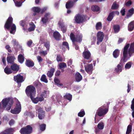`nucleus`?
<instances>
[{
  "mask_svg": "<svg viewBox=\"0 0 134 134\" xmlns=\"http://www.w3.org/2000/svg\"><path fill=\"white\" fill-rule=\"evenodd\" d=\"M32 41L31 40H30L27 41V45L29 47H31V46L32 43Z\"/></svg>",
  "mask_w": 134,
  "mask_h": 134,
  "instance_id": "58",
  "label": "nucleus"
},
{
  "mask_svg": "<svg viewBox=\"0 0 134 134\" xmlns=\"http://www.w3.org/2000/svg\"><path fill=\"white\" fill-rule=\"evenodd\" d=\"M122 71V67L120 64H118L117 67L115 69L114 71L116 73H119Z\"/></svg>",
  "mask_w": 134,
  "mask_h": 134,
  "instance_id": "35",
  "label": "nucleus"
},
{
  "mask_svg": "<svg viewBox=\"0 0 134 134\" xmlns=\"http://www.w3.org/2000/svg\"><path fill=\"white\" fill-rule=\"evenodd\" d=\"M86 71L89 74H91L93 70V66L92 64L88 65L87 66H85Z\"/></svg>",
  "mask_w": 134,
  "mask_h": 134,
  "instance_id": "18",
  "label": "nucleus"
},
{
  "mask_svg": "<svg viewBox=\"0 0 134 134\" xmlns=\"http://www.w3.org/2000/svg\"><path fill=\"white\" fill-rule=\"evenodd\" d=\"M84 15L82 14L79 13L75 15L74 17L75 22L77 23H80L83 22Z\"/></svg>",
  "mask_w": 134,
  "mask_h": 134,
  "instance_id": "11",
  "label": "nucleus"
},
{
  "mask_svg": "<svg viewBox=\"0 0 134 134\" xmlns=\"http://www.w3.org/2000/svg\"><path fill=\"white\" fill-rule=\"evenodd\" d=\"M74 4V2L72 1L68 2L66 4V8H69L72 7Z\"/></svg>",
  "mask_w": 134,
  "mask_h": 134,
  "instance_id": "38",
  "label": "nucleus"
},
{
  "mask_svg": "<svg viewBox=\"0 0 134 134\" xmlns=\"http://www.w3.org/2000/svg\"><path fill=\"white\" fill-rule=\"evenodd\" d=\"M14 131V130L13 129L10 128L5 130L3 132H2L1 134H12L11 132Z\"/></svg>",
  "mask_w": 134,
  "mask_h": 134,
  "instance_id": "27",
  "label": "nucleus"
},
{
  "mask_svg": "<svg viewBox=\"0 0 134 134\" xmlns=\"http://www.w3.org/2000/svg\"><path fill=\"white\" fill-rule=\"evenodd\" d=\"M16 6L20 7L22 3L25 0H13Z\"/></svg>",
  "mask_w": 134,
  "mask_h": 134,
  "instance_id": "23",
  "label": "nucleus"
},
{
  "mask_svg": "<svg viewBox=\"0 0 134 134\" xmlns=\"http://www.w3.org/2000/svg\"><path fill=\"white\" fill-rule=\"evenodd\" d=\"M128 28L129 31H131L134 29V20L131 22L129 24Z\"/></svg>",
  "mask_w": 134,
  "mask_h": 134,
  "instance_id": "26",
  "label": "nucleus"
},
{
  "mask_svg": "<svg viewBox=\"0 0 134 134\" xmlns=\"http://www.w3.org/2000/svg\"><path fill=\"white\" fill-rule=\"evenodd\" d=\"M35 28V26L34 25L33 26L30 27L28 29V30L29 31H31L34 30Z\"/></svg>",
  "mask_w": 134,
  "mask_h": 134,
  "instance_id": "60",
  "label": "nucleus"
},
{
  "mask_svg": "<svg viewBox=\"0 0 134 134\" xmlns=\"http://www.w3.org/2000/svg\"><path fill=\"white\" fill-rule=\"evenodd\" d=\"M12 42L13 43L14 47L15 48L16 50L17 49L18 47L20 48L21 49H22V47L19 44L18 41L15 39H13L12 41Z\"/></svg>",
  "mask_w": 134,
  "mask_h": 134,
  "instance_id": "19",
  "label": "nucleus"
},
{
  "mask_svg": "<svg viewBox=\"0 0 134 134\" xmlns=\"http://www.w3.org/2000/svg\"><path fill=\"white\" fill-rule=\"evenodd\" d=\"M25 64L27 66L29 67H32L34 65V63L29 59L26 60Z\"/></svg>",
  "mask_w": 134,
  "mask_h": 134,
  "instance_id": "28",
  "label": "nucleus"
},
{
  "mask_svg": "<svg viewBox=\"0 0 134 134\" xmlns=\"http://www.w3.org/2000/svg\"><path fill=\"white\" fill-rule=\"evenodd\" d=\"M35 109L38 112V117L40 120L43 119L45 116V111H43L42 109L38 106H36L35 107Z\"/></svg>",
  "mask_w": 134,
  "mask_h": 134,
  "instance_id": "9",
  "label": "nucleus"
},
{
  "mask_svg": "<svg viewBox=\"0 0 134 134\" xmlns=\"http://www.w3.org/2000/svg\"><path fill=\"white\" fill-rule=\"evenodd\" d=\"M119 6V5L118 4L116 3V2H114L112 5L111 9L113 10L116 9L118 8Z\"/></svg>",
  "mask_w": 134,
  "mask_h": 134,
  "instance_id": "42",
  "label": "nucleus"
},
{
  "mask_svg": "<svg viewBox=\"0 0 134 134\" xmlns=\"http://www.w3.org/2000/svg\"><path fill=\"white\" fill-rule=\"evenodd\" d=\"M132 126L131 125H129L127 127V130L126 132V134H129L132 131Z\"/></svg>",
  "mask_w": 134,
  "mask_h": 134,
  "instance_id": "45",
  "label": "nucleus"
},
{
  "mask_svg": "<svg viewBox=\"0 0 134 134\" xmlns=\"http://www.w3.org/2000/svg\"><path fill=\"white\" fill-rule=\"evenodd\" d=\"M91 9L93 12H98L100 10L99 7L97 5H94L92 6Z\"/></svg>",
  "mask_w": 134,
  "mask_h": 134,
  "instance_id": "34",
  "label": "nucleus"
},
{
  "mask_svg": "<svg viewBox=\"0 0 134 134\" xmlns=\"http://www.w3.org/2000/svg\"><path fill=\"white\" fill-rule=\"evenodd\" d=\"M104 36V34L103 32L99 31L97 33V43L98 45L100 42H102Z\"/></svg>",
  "mask_w": 134,
  "mask_h": 134,
  "instance_id": "12",
  "label": "nucleus"
},
{
  "mask_svg": "<svg viewBox=\"0 0 134 134\" xmlns=\"http://www.w3.org/2000/svg\"><path fill=\"white\" fill-rule=\"evenodd\" d=\"M13 18L11 16L9 17L5 25L4 28L6 30V29H9L10 28V33L14 34L16 31V27L15 24H13Z\"/></svg>",
  "mask_w": 134,
  "mask_h": 134,
  "instance_id": "1",
  "label": "nucleus"
},
{
  "mask_svg": "<svg viewBox=\"0 0 134 134\" xmlns=\"http://www.w3.org/2000/svg\"><path fill=\"white\" fill-rule=\"evenodd\" d=\"M15 58L14 56H9L7 57V60L8 63L13 64Z\"/></svg>",
  "mask_w": 134,
  "mask_h": 134,
  "instance_id": "25",
  "label": "nucleus"
},
{
  "mask_svg": "<svg viewBox=\"0 0 134 134\" xmlns=\"http://www.w3.org/2000/svg\"><path fill=\"white\" fill-rule=\"evenodd\" d=\"M131 109L132 110H134V98L131 102Z\"/></svg>",
  "mask_w": 134,
  "mask_h": 134,
  "instance_id": "57",
  "label": "nucleus"
},
{
  "mask_svg": "<svg viewBox=\"0 0 134 134\" xmlns=\"http://www.w3.org/2000/svg\"><path fill=\"white\" fill-rule=\"evenodd\" d=\"M14 81L18 83L22 82L24 80V79L23 78V76L20 74L14 76Z\"/></svg>",
  "mask_w": 134,
  "mask_h": 134,
  "instance_id": "14",
  "label": "nucleus"
},
{
  "mask_svg": "<svg viewBox=\"0 0 134 134\" xmlns=\"http://www.w3.org/2000/svg\"><path fill=\"white\" fill-rule=\"evenodd\" d=\"M55 69L54 68H51L50 70L48 71L47 73V76L49 78H51L53 75Z\"/></svg>",
  "mask_w": 134,
  "mask_h": 134,
  "instance_id": "20",
  "label": "nucleus"
},
{
  "mask_svg": "<svg viewBox=\"0 0 134 134\" xmlns=\"http://www.w3.org/2000/svg\"><path fill=\"white\" fill-rule=\"evenodd\" d=\"M32 10L34 12L38 13L41 10V9L38 7H34L32 8Z\"/></svg>",
  "mask_w": 134,
  "mask_h": 134,
  "instance_id": "44",
  "label": "nucleus"
},
{
  "mask_svg": "<svg viewBox=\"0 0 134 134\" xmlns=\"http://www.w3.org/2000/svg\"><path fill=\"white\" fill-rule=\"evenodd\" d=\"M32 129V127L28 125L25 127L22 128L20 130V132L21 134H29L31 132Z\"/></svg>",
  "mask_w": 134,
  "mask_h": 134,
  "instance_id": "10",
  "label": "nucleus"
},
{
  "mask_svg": "<svg viewBox=\"0 0 134 134\" xmlns=\"http://www.w3.org/2000/svg\"><path fill=\"white\" fill-rule=\"evenodd\" d=\"M40 79L41 81L46 83H47L48 82V81L46 78V76L44 74L42 75Z\"/></svg>",
  "mask_w": 134,
  "mask_h": 134,
  "instance_id": "40",
  "label": "nucleus"
},
{
  "mask_svg": "<svg viewBox=\"0 0 134 134\" xmlns=\"http://www.w3.org/2000/svg\"><path fill=\"white\" fill-rule=\"evenodd\" d=\"M102 24L101 22L97 23L96 25V29L97 30H100L102 28Z\"/></svg>",
  "mask_w": 134,
  "mask_h": 134,
  "instance_id": "41",
  "label": "nucleus"
},
{
  "mask_svg": "<svg viewBox=\"0 0 134 134\" xmlns=\"http://www.w3.org/2000/svg\"><path fill=\"white\" fill-rule=\"evenodd\" d=\"M72 60L70 59L68 60L67 62V63L68 66H70L71 68H73V65H72V66H71L72 64Z\"/></svg>",
  "mask_w": 134,
  "mask_h": 134,
  "instance_id": "52",
  "label": "nucleus"
},
{
  "mask_svg": "<svg viewBox=\"0 0 134 134\" xmlns=\"http://www.w3.org/2000/svg\"><path fill=\"white\" fill-rule=\"evenodd\" d=\"M12 70L16 72L18 71L19 69V66L16 64H12L10 66Z\"/></svg>",
  "mask_w": 134,
  "mask_h": 134,
  "instance_id": "24",
  "label": "nucleus"
},
{
  "mask_svg": "<svg viewBox=\"0 0 134 134\" xmlns=\"http://www.w3.org/2000/svg\"><path fill=\"white\" fill-rule=\"evenodd\" d=\"M34 96H31L30 97V98L32 102L34 103H37L38 101L37 97L36 98H34Z\"/></svg>",
  "mask_w": 134,
  "mask_h": 134,
  "instance_id": "43",
  "label": "nucleus"
},
{
  "mask_svg": "<svg viewBox=\"0 0 134 134\" xmlns=\"http://www.w3.org/2000/svg\"><path fill=\"white\" fill-rule=\"evenodd\" d=\"M20 25L23 27V29L24 30H25V26H26L25 21L24 20H21L20 21Z\"/></svg>",
  "mask_w": 134,
  "mask_h": 134,
  "instance_id": "48",
  "label": "nucleus"
},
{
  "mask_svg": "<svg viewBox=\"0 0 134 134\" xmlns=\"http://www.w3.org/2000/svg\"><path fill=\"white\" fill-rule=\"evenodd\" d=\"M120 51L117 49H115L113 52V55L114 57L115 58H117L119 54Z\"/></svg>",
  "mask_w": 134,
  "mask_h": 134,
  "instance_id": "36",
  "label": "nucleus"
},
{
  "mask_svg": "<svg viewBox=\"0 0 134 134\" xmlns=\"http://www.w3.org/2000/svg\"><path fill=\"white\" fill-rule=\"evenodd\" d=\"M113 28L114 32L116 33L118 32L120 29L119 25L118 24L114 25Z\"/></svg>",
  "mask_w": 134,
  "mask_h": 134,
  "instance_id": "39",
  "label": "nucleus"
},
{
  "mask_svg": "<svg viewBox=\"0 0 134 134\" xmlns=\"http://www.w3.org/2000/svg\"><path fill=\"white\" fill-rule=\"evenodd\" d=\"M59 68L60 69L64 68H66L67 66L66 64L64 62H62L60 63L59 64Z\"/></svg>",
  "mask_w": 134,
  "mask_h": 134,
  "instance_id": "46",
  "label": "nucleus"
},
{
  "mask_svg": "<svg viewBox=\"0 0 134 134\" xmlns=\"http://www.w3.org/2000/svg\"><path fill=\"white\" fill-rule=\"evenodd\" d=\"M64 97L65 99H68L69 101H71L72 100V95L70 93H67L64 96Z\"/></svg>",
  "mask_w": 134,
  "mask_h": 134,
  "instance_id": "37",
  "label": "nucleus"
},
{
  "mask_svg": "<svg viewBox=\"0 0 134 134\" xmlns=\"http://www.w3.org/2000/svg\"><path fill=\"white\" fill-rule=\"evenodd\" d=\"M44 46L46 47L47 50H49V49L50 44L48 42L45 43Z\"/></svg>",
  "mask_w": 134,
  "mask_h": 134,
  "instance_id": "55",
  "label": "nucleus"
},
{
  "mask_svg": "<svg viewBox=\"0 0 134 134\" xmlns=\"http://www.w3.org/2000/svg\"><path fill=\"white\" fill-rule=\"evenodd\" d=\"M37 59L38 62L40 63L43 60V59L40 56H38L37 57Z\"/></svg>",
  "mask_w": 134,
  "mask_h": 134,
  "instance_id": "62",
  "label": "nucleus"
},
{
  "mask_svg": "<svg viewBox=\"0 0 134 134\" xmlns=\"http://www.w3.org/2000/svg\"><path fill=\"white\" fill-rule=\"evenodd\" d=\"M132 65V63L131 62H128L125 65V68L126 69H130Z\"/></svg>",
  "mask_w": 134,
  "mask_h": 134,
  "instance_id": "49",
  "label": "nucleus"
},
{
  "mask_svg": "<svg viewBox=\"0 0 134 134\" xmlns=\"http://www.w3.org/2000/svg\"><path fill=\"white\" fill-rule=\"evenodd\" d=\"M56 60L58 62H61L63 60V59L61 56L59 54H57V55Z\"/></svg>",
  "mask_w": 134,
  "mask_h": 134,
  "instance_id": "51",
  "label": "nucleus"
},
{
  "mask_svg": "<svg viewBox=\"0 0 134 134\" xmlns=\"http://www.w3.org/2000/svg\"><path fill=\"white\" fill-rule=\"evenodd\" d=\"M24 54H20L18 57V59L19 62L20 63L22 64L24 61Z\"/></svg>",
  "mask_w": 134,
  "mask_h": 134,
  "instance_id": "30",
  "label": "nucleus"
},
{
  "mask_svg": "<svg viewBox=\"0 0 134 134\" xmlns=\"http://www.w3.org/2000/svg\"><path fill=\"white\" fill-rule=\"evenodd\" d=\"M132 2L131 0H129L126 3H125V5L126 6H128L131 5L132 4Z\"/></svg>",
  "mask_w": 134,
  "mask_h": 134,
  "instance_id": "64",
  "label": "nucleus"
},
{
  "mask_svg": "<svg viewBox=\"0 0 134 134\" xmlns=\"http://www.w3.org/2000/svg\"><path fill=\"white\" fill-rule=\"evenodd\" d=\"M51 15L49 13L45 14L44 16L41 18V20L43 24H46L47 22L48 19H51L50 18Z\"/></svg>",
  "mask_w": 134,
  "mask_h": 134,
  "instance_id": "13",
  "label": "nucleus"
},
{
  "mask_svg": "<svg viewBox=\"0 0 134 134\" xmlns=\"http://www.w3.org/2000/svg\"><path fill=\"white\" fill-rule=\"evenodd\" d=\"M2 103L3 107L4 108H5L7 105L8 104V106L6 108V110L8 111L10 109L13 103V101L12 98H6L2 100Z\"/></svg>",
  "mask_w": 134,
  "mask_h": 134,
  "instance_id": "2",
  "label": "nucleus"
},
{
  "mask_svg": "<svg viewBox=\"0 0 134 134\" xmlns=\"http://www.w3.org/2000/svg\"><path fill=\"white\" fill-rule=\"evenodd\" d=\"M114 16V12H112L109 13L107 18V20L109 21H111Z\"/></svg>",
  "mask_w": 134,
  "mask_h": 134,
  "instance_id": "29",
  "label": "nucleus"
},
{
  "mask_svg": "<svg viewBox=\"0 0 134 134\" xmlns=\"http://www.w3.org/2000/svg\"><path fill=\"white\" fill-rule=\"evenodd\" d=\"M70 38L73 44H76V42H81L82 40V36L81 34L77 35L75 37L72 33L70 34Z\"/></svg>",
  "mask_w": 134,
  "mask_h": 134,
  "instance_id": "5",
  "label": "nucleus"
},
{
  "mask_svg": "<svg viewBox=\"0 0 134 134\" xmlns=\"http://www.w3.org/2000/svg\"><path fill=\"white\" fill-rule=\"evenodd\" d=\"M62 46H64L65 48H67L68 50L69 49V47L68 43L67 42H64L62 43Z\"/></svg>",
  "mask_w": 134,
  "mask_h": 134,
  "instance_id": "50",
  "label": "nucleus"
},
{
  "mask_svg": "<svg viewBox=\"0 0 134 134\" xmlns=\"http://www.w3.org/2000/svg\"><path fill=\"white\" fill-rule=\"evenodd\" d=\"M104 125L103 122L99 123L97 125L98 128L100 130H102L104 127Z\"/></svg>",
  "mask_w": 134,
  "mask_h": 134,
  "instance_id": "47",
  "label": "nucleus"
},
{
  "mask_svg": "<svg viewBox=\"0 0 134 134\" xmlns=\"http://www.w3.org/2000/svg\"><path fill=\"white\" fill-rule=\"evenodd\" d=\"M33 84L36 87L37 92L38 94L41 93V92L42 87L41 84L39 82L37 81H35L34 82Z\"/></svg>",
  "mask_w": 134,
  "mask_h": 134,
  "instance_id": "15",
  "label": "nucleus"
},
{
  "mask_svg": "<svg viewBox=\"0 0 134 134\" xmlns=\"http://www.w3.org/2000/svg\"><path fill=\"white\" fill-rule=\"evenodd\" d=\"M53 36L56 40H59L60 35L58 32L56 31L53 32Z\"/></svg>",
  "mask_w": 134,
  "mask_h": 134,
  "instance_id": "31",
  "label": "nucleus"
},
{
  "mask_svg": "<svg viewBox=\"0 0 134 134\" xmlns=\"http://www.w3.org/2000/svg\"><path fill=\"white\" fill-rule=\"evenodd\" d=\"M4 71L5 73L7 74H11L12 72L11 69L8 66H7L4 69Z\"/></svg>",
  "mask_w": 134,
  "mask_h": 134,
  "instance_id": "32",
  "label": "nucleus"
},
{
  "mask_svg": "<svg viewBox=\"0 0 134 134\" xmlns=\"http://www.w3.org/2000/svg\"><path fill=\"white\" fill-rule=\"evenodd\" d=\"M125 9H122L120 12V13L122 16H124L125 15Z\"/></svg>",
  "mask_w": 134,
  "mask_h": 134,
  "instance_id": "61",
  "label": "nucleus"
},
{
  "mask_svg": "<svg viewBox=\"0 0 134 134\" xmlns=\"http://www.w3.org/2000/svg\"><path fill=\"white\" fill-rule=\"evenodd\" d=\"M46 125L45 124H42L40 125V130L42 131H43L45 130L46 129Z\"/></svg>",
  "mask_w": 134,
  "mask_h": 134,
  "instance_id": "53",
  "label": "nucleus"
},
{
  "mask_svg": "<svg viewBox=\"0 0 134 134\" xmlns=\"http://www.w3.org/2000/svg\"><path fill=\"white\" fill-rule=\"evenodd\" d=\"M79 116L82 117L84 116V111L82 110L78 114Z\"/></svg>",
  "mask_w": 134,
  "mask_h": 134,
  "instance_id": "59",
  "label": "nucleus"
},
{
  "mask_svg": "<svg viewBox=\"0 0 134 134\" xmlns=\"http://www.w3.org/2000/svg\"><path fill=\"white\" fill-rule=\"evenodd\" d=\"M21 109V105L20 102L17 100L16 103V107L13 109L10 110V112L13 114H18L20 113Z\"/></svg>",
  "mask_w": 134,
  "mask_h": 134,
  "instance_id": "7",
  "label": "nucleus"
},
{
  "mask_svg": "<svg viewBox=\"0 0 134 134\" xmlns=\"http://www.w3.org/2000/svg\"><path fill=\"white\" fill-rule=\"evenodd\" d=\"M36 90L35 87L32 85L27 86L25 90V92L29 97L35 96Z\"/></svg>",
  "mask_w": 134,
  "mask_h": 134,
  "instance_id": "4",
  "label": "nucleus"
},
{
  "mask_svg": "<svg viewBox=\"0 0 134 134\" xmlns=\"http://www.w3.org/2000/svg\"><path fill=\"white\" fill-rule=\"evenodd\" d=\"M54 80V82L57 84L59 85L60 86L62 85V83H60V81L58 79L55 78Z\"/></svg>",
  "mask_w": 134,
  "mask_h": 134,
  "instance_id": "56",
  "label": "nucleus"
},
{
  "mask_svg": "<svg viewBox=\"0 0 134 134\" xmlns=\"http://www.w3.org/2000/svg\"><path fill=\"white\" fill-rule=\"evenodd\" d=\"M134 13V9L132 8L129 10L126 15L127 18L128 19L129 17H131Z\"/></svg>",
  "mask_w": 134,
  "mask_h": 134,
  "instance_id": "21",
  "label": "nucleus"
},
{
  "mask_svg": "<svg viewBox=\"0 0 134 134\" xmlns=\"http://www.w3.org/2000/svg\"><path fill=\"white\" fill-rule=\"evenodd\" d=\"M49 91L47 90H46L43 91L41 94V95H42L44 98H47L49 96Z\"/></svg>",
  "mask_w": 134,
  "mask_h": 134,
  "instance_id": "33",
  "label": "nucleus"
},
{
  "mask_svg": "<svg viewBox=\"0 0 134 134\" xmlns=\"http://www.w3.org/2000/svg\"><path fill=\"white\" fill-rule=\"evenodd\" d=\"M105 107L103 105L99 107L97 109L96 114L99 116H101L105 115L108 111V108H104Z\"/></svg>",
  "mask_w": 134,
  "mask_h": 134,
  "instance_id": "6",
  "label": "nucleus"
},
{
  "mask_svg": "<svg viewBox=\"0 0 134 134\" xmlns=\"http://www.w3.org/2000/svg\"><path fill=\"white\" fill-rule=\"evenodd\" d=\"M44 97L41 94L40 97H37V98L38 101L41 102L44 100Z\"/></svg>",
  "mask_w": 134,
  "mask_h": 134,
  "instance_id": "54",
  "label": "nucleus"
},
{
  "mask_svg": "<svg viewBox=\"0 0 134 134\" xmlns=\"http://www.w3.org/2000/svg\"><path fill=\"white\" fill-rule=\"evenodd\" d=\"M92 60L91 54L90 52L84 50V64L87 63H90Z\"/></svg>",
  "mask_w": 134,
  "mask_h": 134,
  "instance_id": "8",
  "label": "nucleus"
},
{
  "mask_svg": "<svg viewBox=\"0 0 134 134\" xmlns=\"http://www.w3.org/2000/svg\"><path fill=\"white\" fill-rule=\"evenodd\" d=\"M130 46V48L128 49V54L129 56L130 57L134 53V42L131 43Z\"/></svg>",
  "mask_w": 134,
  "mask_h": 134,
  "instance_id": "16",
  "label": "nucleus"
},
{
  "mask_svg": "<svg viewBox=\"0 0 134 134\" xmlns=\"http://www.w3.org/2000/svg\"><path fill=\"white\" fill-rule=\"evenodd\" d=\"M130 47V44H127L124 47L123 52V58H122L119 64L121 67L123 66V62H126V58L127 57L128 54V53L129 48Z\"/></svg>",
  "mask_w": 134,
  "mask_h": 134,
  "instance_id": "3",
  "label": "nucleus"
},
{
  "mask_svg": "<svg viewBox=\"0 0 134 134\" xmlns=\"http://www.w3.org/2000/svg\"><path fill=\"white\" fill-rule=\"evenodd\" d=\"M59 27L60 28L61 30L63 33H65L67 30V27L65 26L64 23L62 21H59L58 23Z\"/></svg>",
  "mask_w": 134,
  "mask_h": 134,
  "instance_id": "17",
  "label": "nucleus"
},
{
  "mask_svg": "<svg viewBox=\"0 0 134 134\" xmlns=\"http://www.w3.org/2000/svg\"><path fill=\"white\" fill-rule=\"evenodd\" d=\"M47 9V7H44L43 8L41 9L40 12L41 14L43 13Z\"/></svg>",
  "mask_w": 134,
  "mask_h": 134,
  "instance_id": "63",
  "label": "nucleus"
},
{
  "mask_svg": "<svg viewBox=\"0 0 134 134\" xmlns=\"http://www.w3.org/2000/svg\"><path fill=\"white\" fill-rule=\"evenodd\" d=\"M75 80L77 82L80 81L82 79V77L81 74L79 72H76L75 75Z\"/></svg>",
  "mask_w": 134,
  "mask_h": 134,
  "instance_id": "22",
  "label": "nucleus"
}]
</instances>
